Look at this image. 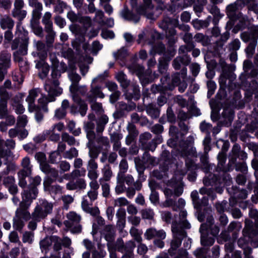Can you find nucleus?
I'll return each mask as SVG.
<instances>
[{
    "label": "nucleus",
    "instance_id": "nucleus-1",
    "mask_svg": "<svg viewBox=\"0 0 258 258\" xmlns=\"http://www.w3.org/2000/svg\"><path fill=\"white\" fill-rule=\"evenodd\" d=\"M187 213L185 211L181 210L179 214L180 220L178 223L173 221V216L169 212H164L162 214V218L166 222H172V231L173 239L171 242V248L168 251L175 250L181 245L182 240L186 236L183 229H189L190 224L185 220Z\"/></svg>",
    "mask_w": 258,
    "mask_h": 258
},
{
    "label": "nucleus",
    "instance_id": "nucleus-2",
    "mask_svg": "<svg viewBox=\"0 0 258 258\" xmlns=\"http://www.w3.org/2000/svg\"><path fill=\"white\" fill-rule=\"evenodd\" d=\"M33 196L30 193L24 191L22 194V201L20 203V207L17 209L15 215L13 219V227L18 231H21L25 225V222L30 219L31 215L27 210L30 206L32 199L36 198L37 191L34 188L32 189Z\"/></svg>",
    "mask_w": 258,
    "mask_h": 258
},
{
    "label": "nucleus",
    "instance_id": "nucleus-3",
    "mask_svg": "<svg viewBox=\"0 0 258 258\" xmlns=\"http://www.w3.org/2000/svg\"><path fill=\"white\" fill-rule=\"evenodd\" d=\"M68 77L72 82V85L70 87V90L73 99L79 105L80 114L83 116L86 113L87 105L84 101H82L80 99L77 93L79 92L80 93L84 94L87 91V89L85 86H78V84L81 78L74 69L68 71Z\"/></svg>",
    "mask_w": 258,
    "mask_h": 258
},
{
    "label": "nucleus",
    "instance_id": "nucleus-4",
    "mask_svg": "<svg viewBox=\"0 0 258 258\" xmlns=\"http://www.w3.org/2000/svg\"><path fill=\"white\" fill-rule=\"evenodd\" d=\"M58 81L54 79L50 84L47 83L44 85V89L48 93V97L41 94V97L38 99V103L42 109L46 112L48 111L47 104L55 100V97L62 93V89L59 86Z\"/></svg>",
    "mask_w": 258,
    "mask_h": 258
},
{
    "label": "nucleus",
    "instance_id": "nucleus-5",
    "mask_svg": "<svg viewBox=\"0 0 258 258\" xmlns=\"http://www.w3.org/2000/svg\"><path fill=\"white\" fill-rule=\"evenodd\" d=\"M15 35L16 37L12 42V49H16L19 46L21 53L26 54L29 40L28 32L22 26L21 22L17 24Z\"/></svg>",
    "mask_w": 258,
    "mask_h": 258
},
{
    "label": "nucleus",
    "instance_id": "nucleus-6",
    "mask_svg": "<svg viewBox=\"0 0 258 258\" xmlns=\"http://www.w3.org/2000/svg\"><path fill=\"white\" fill-rule=\"evenodd\" d=\"M213 217H210L207 219V223L202 224L200 227V231L201 233V242L202 245L204 246H211L215 241L213 238L207 235L206 232L209 229H211L213 227V229L212 230V234L214 236L219 233V228L217 226L213 225Z\"/></svg>",
    "mask_w": 258,
    "mask_h": 258
},
{
    "label": "nucleus",
    "instance_id": "nucleus-7",
    "mask_svg": "<svg viewBox=\"0 0 258 258\" xmlns=\"http://www.w3.org/2000/svg\"><path fill=\"white\" fill-rule=\"evenodd\" d=\"M53 205L45 200H41L35 207L32 213L33 218L37 221H40L45 218L47 215L51 213Z\"/></svg>",
    "mask_w": 258,
    "mask_h": 258
},
{
    "label": "nucleus",
    "instance_id": "nucleus-8",
    "mask_svg": "<svg viewBox=\"0 0 258 258\" xmlns=\"http://www.w3.org/2000/svg\"><path fill=\"white\" fill-rule=\"evenodd\" d=\"M67 220L64 222V225L68 228H71V231L72 233H79L81 231V226L78 225L73 227L75 224H77L81 220V216L75 212H70L67 215Z\"/></svg>",
    "mask_w": 258,
    "mask_h": 258
},
{
    "label": "nucleus",
    "instance_id": "nucleus-9",
    "mask_svg": "<svg viewBox=\"0 0 258 258\" xmlns=\"http://www.w3.org/2000/svg\"><path fill=\"white\" fill-rule=\"evenodd\" d=\"M183 192V187L181 185L177 186H171L166 188L164 190V193L166 197V202L168 206L171 205L173 203L172 199L180 196Z\"/></svg>",
    "mask_w": 258,
    "mask_h": 258
},
{
    "label": "nucleus",
    "instance_id": "nucleus-10",
    "mask_svg": "<svg viewBox=\"0 0 258 258\" xmlns=\"http://www.w3.org/2000/svg\"><path fill=\"white\" fill-rule=\"evenodd\" d=\"M41 94V90L39 88L33 89L29 91V95L26 99L28 104V110L30 112H34L38 108V106L35 104L36 98Z\"/></svg>",
    "mask_w": 258,
    "mask_h": 258
},
{
    "label": "nucleus",
    "instance_id": "nucleus-11",
    "mask_svg": "<svg viewBox=\"0 0 258 258\" xmlns=\"http://www.w3.org/2000/svg\"><path fill=\"white\" fill-rule=\"evenodd\" d=\"M188 51H189V50L188 49L186 46H181L180 47L179 49V52L180 54L182 53L183 55L182 57H177L173 60V66L175 69L179 70L181 64L187 65L189 63V60L188 57L184 54V53L187 52Z\"/></svg>",
    "mask_w": 258,
    "mask_h": 258
},
{
    "label": "nucleus",
    "instance_id": "nucleus-12",
    "mask_svg": "<svg viewBox=\"0 0 258 258\" xmlns=\"http://www.w3.org/2000/svg\"><path fill=\"white\" fill-rule=\"evenodd\" d=\"M166 232L163 230H157L154 228L148 229L145 233V237L147 239H151L154 237H157L161 239L166 238Z\"/></svg>",
    "mask_w": 258,
    "mask_h": 258
},
{
    "label": "nucleus",
    "instance_id": "nucleus-13",
    "mask_svg": "<svg viewBox=\"0 0 258 258\" xmlns=\"http://www.w3.org/2000/svg\"><path fill=\"white\" fill-rule=\"evenodd\" d=\"M34 46L38 52H33L34 56L38 57L40 60H43L46 57L47 53L44 50L45 45L41 41H33Z\"/></svg>",
    "mask_w": 258,
    "mask_h": 258
},
{
    "label": "nucleus",
    "instance_id": "nucleus-14",
    "mask_svg": "<svg viewBox=\"0 0 258 258\" xmlns=\"http://www.w3.org/2000/svg\"><path fill=\"white\" fill-rule=\"evenodd\" d=\"M98 165L93 159H90L87 166L88 177L90 179H97L99 176Z\"/></svg>",
    "mask_w": 258,
    "mask_h": 258
},
{
    "label": "nucleus",
    "instance_id": "nucleus-15",
    "mask_svg": "<svg viewBox=\"0 0 258 258\" xmlns=\"http://www.w3.org/2000/svg\"><path fill=\"white\" fill-rule=\"evenodd\" d=\"M46 138H48L52 141L57 142L59 139V135L55 134L54 131L50 129L45 131L42 135L37 137L35 140L37 142H42Z\"/></svg>",
    "mask_w": 258,
    "mask_h": 258
},
{
    "label": "nucleus",
    "instance_id": "nucleus-16",
    "mask_svg": "<svg viewBox=\"0 0 258 258\" xmlns=\"http://www.w3.org/2000/svg\"><path fill=\"white\" fill-rule=\"evenodd\" d=\"M51 14L49 12H46L44 14L42 22L45 25V29L46 32L49 34L50 36L53 37L55 33L52 30V23L50 21Z\"/></svg>",
    "mask_w": 258,
    "mask_h": 258
},
{
    "label": "nucleus",
    "instance_id": "nucleus-17",
    "mask_svg": "<svg viewBox=\"0 0 258 258\" xmlns=\"http://www.w3.org/2000/svg\"><path fill=\"white\" fill-rule=\"evenodd\" d=\"M14 26V21L9 16L4 15L0 18V26L2 29H13Z\"/></svg>",
    "mask_w": 258,
    "mask_h": 258
},
{
    "label": "nucleus",
    "instance_id": "nucleus-18",
    "mask_svg": "<svg viewBox=\"0 0 258 258\" xmlns=\"http://www.w3.org/2000/svg\"><path fill=\"white\" fill-rule=\"evenodd\" d=\"M227 14L228 16L233 20L240 18L241 14L237 11V5L235 4L229 5L227 7Z\"/></svg>",
    "mask_w": 258,
    "mask_h": 258
},
{
    "label": "nucleus",
    "instance_id": "nucleus-19",
    "mask_svg": "<svg viewBox=\"0 0 258 258\" xmlns=\"http://www.w3.org/2000/svg\"><path fill=\"white\" fill-rule=\"evenodd\" d=\"M57 240L55 236L46 237L40 242V247L42 252H46L48 247L53 243V241Z\"/></svg>",
    "mask_w": 258,
    "mask_h": 258
},
{
    "label": "nucleus",
    "instance_id": "nucleus-20",
    "mask_svg": "<svg viewBox=\"0 0 258 258\" xmlns=\"http://www.w3.org/2000/svg\"><path fill=\"white\" fill-rule=\"evenodd\" d=\"M128 88L127 90L129 95V99L135 98L138 99L140 95V91L139 86L136 83H133L131 85H128Z\"/></svg>",
    "mask_w": 258,
    "mask_h": 258
},
{
    "label": "nucleus",
    "instance_id": "nucleus-21",
    "mask_svg": "<svg viewBox=\"0 0 258 258\" xmlns=\"http://www.w3.org/2000/svg\"><path fill=\"white\" fill-rule=\"evenodd\" d=\"M152 8L151 0H144V5L138 9V12L140 14L148 15L150 14Z\"/></svg>",
    "mask_w": 258,
    "mask_h": 258
},
{
    "label": "nucleus",
    "instance_id": "nucleus-22",
    "mask_svg": "<svg viewBox=\"0 0 258 258\" xmlns=\"http://www.w3.org/2000/svg\"><path fill=\"white\" fill-rule=\"evenodd\" d=\"M11 55L10 53L3 52L0 53V65L2 69H7L10 66Z\"/></svg>",
    "mask_w": 258,
    "mask_h": 258
},
{
    "label": "nucleus",
    "instance_id": "nucleus-23",
    "mask_svg": "<svg viewBox=\"0 0 258 258\" xmlns=\"http://www.w3.org/2000/svg\"><path fill=\"white\" fill-rule=\"evenodd\" d=\"M103 234L105 239L108 242V243L112 242L114 239V230L112 226L111 225L106 226L104 229ZM107 245L109 248V243H108Z\"/></svg>",
    "mask_w": 258,
    "mask_h": 258
},
{
    "label": "nucleus",
    "instance_id": "nucleus-24",
    "mask_svg": "<svg viewBox=\"0 0 258 258\" xmlns=\"http://www.w3.org/2000/svg\"><path fill=\"white\" fill-rule=\"evenodd\" d=\"M126 187L124 184V176L120 174H118L117 176V185L115 187V192L117 194H120L124 191Z\"/></svg>",
    "mask_w": 258,
    "mask_h": 258
},
{
    "label": "nucleus",
    "instance_id": "nucleus-25",
    "mask_svg": "<svg viewBox=\"0 0 258 258\" xmlns=\"http://www.w3.org/2000/svg\"><path fill=\"white\" fill-rule=\"evenodd\" d=\"M23 169L20 171H24V173L31 174L32 172V165L31 164L30 159L26 157L24 158L21 162Z\"/></svg>",
    "mask_w": 258,
    "mask_h": 258
},
{
    "label": "nucleus",
    "instance_id": "nucleus-26",
    "mask_svg": "<svg viewBox=\"0 0 258 258\" xmlns=\"http://www.w3.org/2000/svg\"><path fill=\"white\" fill-rule=\"evenodd\" d=\"M8 114L7 101L6 99H0V118H4Z\"/></svg>",
    "mask_w": 258,
    "mask_h": 258
},
{
    "label": "nucleus",
    "instance_id": "nucleus-27",
    "mask_svg": "<svg viewBox=\"0 0 258 258\" xmlns=\"http://www.w3.org/2000/svg\"><path fill=\"white\" fill-rule=\"evenodd\" d=\"M102 173L103 175V178H101L99 179L100 182H102V180H104L105 181H108L110 180L111 177L112 176V171L111 170V168L109 165H106L104 166L102 169Z\"/></svg>",
    "mask_w": 258,
    "mask_h": 258
},
{
    "label": "nucleus",
    "instance_id": "nucleus-28",
    "mask_svg": "<svg viewBox=\"0 0 258 258\" xmlns=\"http://www.w3.org/2000/svg\"><path fill=\"white\" fill-rule=\"evenodd\" d=\"M115 77L117 80L121 83L123 87H128L129 82L127 80L126 77L123 73L121 72L118 73L116 74Z\"/></svg>",
    "mask_w": 258,
    "mask_h": 258
},
{
    "label": "nucleus",
    "instance_id": "nucleus-29",
    "mask_svg": "<svg viewBox=\"0 0 258 258\" xmlns=\"http://www.w3.org/2000/svg\"><path fill=\"white\" fill-rule=\"evenodd\" d=\"M27 12L22 9H14L12 11V15L14 17L17 18L19 20H22L26 16Z\"/></svg>",
    "mask_w": 258,
    "mask_h": 258
},
{
    "label": "nucleus",
    "instance_id": "nucleus-30",
    "mask_svg": "<svg viewBox=\"0 0 258 258\" xmlns=\"http://www.w3.org/2000/svg\"><path fill=\"white\" fill-rule=\"evenodd\" d=\"M130 232L132 236L134 238L136 241L138 242H141L142 241V238L141 237V232L139 231V230L134 227H132L130 229Z\"/></svg>",
    "mask_w": 258,
    "mask_h": 258
},
{
    "label": "nucleus",
    "instance_id": "nucleus-31",
    "mask_svg": "<svg viewBox=\"0 0 258 258\" xmlns=\"http://www.w3.org/2000/svg\"><path fill=\"white\" fill-rule=\"evenodd\" d=\"M68 127L69 131L75 136H78L81 133V128L80 127L76 128V124L73 121H69Z\"/></svg>",
    "mask_w": 258,
    "mask_h": 258
},
{
    "label": "nucleus",
    "instance_id": "nucleus-32",
    "mask_svg": "<svg viewBox=\"0 0 258 258\" xmlns=\"http://www.w3.org/2000/svg\"><path fill=\"white\" fill-rule=\"evenodd\" d=\"M244 4L249 5V9L258 14V7L254 4L255 0H240Z\"/></svg>",
    "mask_w": 258,
    "mask_h": 258
},
{
    "label": "nucleus",
    "instance_id": "nucleus-33",
    "mask_svg": "<svg viewBox=\"0 0 258 258\" xmlns=\"http://www.w3.org/2000/svg\"><path fill=\"white\" fill-rule=\"evenodd\" d=\"M29 175V174L24 173V171H20L18 173L19 184L20 186L24 187L26 186L27 182L25 180V178Z\"/></svg>",
    "mask_w": 258,
    "mask_h": 258
},
{
    "label": "nucleus",
    "instance_id": "nucleus-34",
    "mask_svg": "<svg viewBox=\"0 0 258 258\" xmlns=\"http://www.w3.org/2000/svg\"><path fill=\"white\" fill-rule=\"evenodd\" d=\"M207 87L208 88L207 96L208 97L210 98L214 93L216 88V84L214 81H209L207 82Z\"/></svg>",
    "mask_w": 258,
    "mask_h": 258
},
{
    "label": "nucleus",
    "instance_id": "nucleus-35",
    "mask_svg": "<svg viewBox=\"0 0 258 258\" xmlns=\"http://www.w3.org/2000/svg\"><path fill=\"white\" fill-rule=\"evenodd\" d=\"M28 122L27 116L26 115H19L17 118V127H25Z\"/></svg>",
    "mask_w": 258,
    "mask_h": 258
},
{
    "label": "nucleus",
    "instance_id": "nucleus-36",
    "mask_svg": "<svg viewBox=\"0 0 258 258\" xmlns=\"http://www.w3.org/2000/svg\"><path fill=\"white\" fill-rule=\"evenodd\" d=\"M123 17L127 20L133 21L136 23L139 21L140 18L137 16H135L131 13L126 12L123 15Z\"/></svg>",
    "mask_w": 258,
    "mask_h": 258
},
{
    "label": "nucleus",
    "instance_id": "nucleus-37",
    "mask_svg": "<svg viewBox=\"0 0 258 258\" xmlns=\"http://www.w3.org/2000/svg\"><path fill=\"white\" fill-rule=\"evenodd\" d=\"M88 125L89 126L90 129L87 131V137L88 139L91 142L94 139L95 137V133L92 131L94 127V125L93 123L89 122Z\"/></svg>",
    "mask_w": 258,
    "mask_h": 258
},
{
    "label": "nucleus",
    "instance_id": "nucleus-38",
    "mask_svg": "<svg viewBox=\"0 0 258 258\" xmlns=\"http://www.w3.org/2000/svg\"><path fill=\"white\" fill-rule=\"evenodd\" d=\"M78 151L75 148H71L69 151H67L64 154V157L71 159L78 155Z\"/></svg>",
    "mask_w": 258,
    "mask_h": 258
},
{
    "label": "nucleus",
    "instance_id": "nucleus-39",
    "mask_svg": "<svg viewBox=\"0 0 258 258\" xmlns=\"http://www.w3.org/2000/svg\"><path fill=\"white\" fill-rule=\"evenodd\" d=\"M212 128V125L205 121H203L200 124V128L202 132H205L209 135Z\"/></svg>",
    "mask_w": 258,
    "mask_h": 258
},
{
    "label": "nucleus",
    "instance_id": "nucleus-40",
    "mask_svg": "<svg viewBox=\"0 0 258 258\" xmlns=\"http://www.w3.org/2000/svg\"><path fill=\"white\" fill-rule=\"evenodd\" d=\"M127 200L123 197L119 198L114 200V206L115 207L123 206L127 205Z\"/></svg>",
    "mask_w": 258,
    "mask_h": 258
},
{
    "label": "nucleus",
    "instance_id": "nucleus-41",
    "mask_svg": "<svg viewBox=\"0 0 258 258\" xmlns=\"http://www.w3.org/2000/svg\"><path fill=\"white\" fill-rule=\"evenodd\" d=\"M128 169V164L127 161L122 159L119 164V172L118 174H122L124 176L123 174L126 172Z\"/></svg>",
    "mask_w": 258,
    "mask_h": 258
},
{
    "label": "nucleus",
    "instance_id": "nucleus-42",
    "mask_svg": "<svg viewBox=\"0 0 258 258\" xmlns=\"http://www.w3.org/2000/svg\"><path fill=\"white\" fill-rule=\"evenodd\" d=\"M12 29H9L6 31L4 33V43H9L12 41L13 38V34L12 31Z\"/></svg>",
    "mask_w": 258,
    "mask_h": 258
},
{
    "label": "nucleus",
    "instance_id": "nucleus-43",
    "mask_svg": "<svg viewBox=\"0 0 258 258\" xmlns=\"http://www.w3.org/2000/svg\"><path fill=\"white\" fill-rule=\"evenodd\" d=\"M62 140L66 142L70 145L75 144L76 141L74 137L69 136L67 133H63L62 135Z\"/></svg>",
    "mask_w": 258,
    "mask_h": 258
},
{
    "label": "nucleus",
    "instance_id": "nucleus-44",
    "mask_svg": "<svg viewBox=\"0 0 258 258\" xmlns=\"http://www.w3.org/2000/svg\"><path fill=\"white\" fill-rule=\"evenodd\" d=\"M33 234L30 232H25L23 236V241L24 243H31L33 241Z\"/></svg>",
    "mask_w": 258,
    "mask_h": 258
},
{
    "label": "nucleus",
    "instance_id": "nucleus-45",
    "mask_svg": "<svg viewBox=\"0 0 258 258\" xmlns=\"http://www.w3.org/2000/svg\"><path fill=\"white\" fill-rule=\"evenodd\" d=\"M142 217L145 219H152L154 216V212L152 210L147 209L142 212Z\"/></svg>",
    "mask_w": 258,
    "mask_h": 258
},
{
    "label": "nucleus",
    "instance_id": "nucleus-46",
    "mask_svg": "<svg viewBox=\"0 0 258 258\" xmlns=\"http://www.w3.org/2000/svg\"><path fill=\"white\" fill-rule=\"evenodd\" d=\"M103 17L104 14L102 11L98 10L96 12L95 19L98 23L101 25H103L104 24Z\"/></svg>",
    "mask_w": 258,
    "mask_h": 258
},
{
    "label": "nucleus",
    "instance_id": "nucleus-47",
    "mask_svg": "<svg viewBox=\"0 0 258 258\" xmlns=\"http://www.w3.org/2000/svg\"><path fill=\"white\" fill-rule=\"evenodd\" d=\"M33 31L35 35L39 37L42 36V29L39 25L36 24H31Z\"/></svg>",
    "mask_w": 258,
    "mask_h": 258
},
{
    "label": "nucleus",
    "instance_id": "nucleus-48",
    "mask_svg": "<svg viewBox=\"0 0 258 258\" xmlns=\"http://www.w3.org/2000/svg\"><path fill=\"white\" fill-rule=\"evenodd\" d=\"M101 36L105 39H112L114 38V34L112 31L103 30L101 32Z\"/></svg>",
    "mask_w": 258,
    "mask_h": 258
},
{
    "label": "nucleus",
    "instance_id": "nucleus-49",
    "mask_svg": "<svg viewBox=\"0 0 258 258\" xmlns=\"http://www.w3.org/2000/svg\"><path fill=\"white\" fill-rule=\"evenodd\" d=\"M85 172L86 171L85 169L75 170L71 173V175L73 178H75L80 176H84Z\"/></svg>",
    "mask_w": 258,
    "mask_h": 258
},
{
    "label": "nucleus",
    "instance_id": "nucleus-50",
    "mask_svg": "<svg viewBox=\"0 0 258 258\" xmlns=\"http://www.w3.org/2000/svg\"><path fill=\"white\" fill-rule=\"evenodd\" d=\"M133 67L135 73L138 76L139 79H141L144 72V68L141 66L137 64L134 65Z\"/></svg>",
    "mask_w": 258,
    "mask_h": 258
},
{
    "label": "nucleus",
    "instance_id": "nucleus-51",
    "mask_svg": "<svg viewBox=\"0 0 258 258\" xmlns=\"http://www.w3.org/2000/svg\"><path fill=\"white\" fill-rule=\"evenodd\" d=\"M35 158L39 163V164H41L46 162V158L45 154L43 153L39 152L36 154Z\"/></svg>",
    "mask_w": 258,
    "mask_h": 258
},
{
    "label": "nucleus",
    "instance_id": "nucleus-52",
    "mask_svg": "<svg viewBox=\"0 0 258 258\" xmlns=\"http://www.w3.org/2000/svg\"><path fill=\"white\" fill-rule=\"evenodd\" d=\"M92 93L96 97L103 98L104 95L101 92L100 88L99 87H93L91 88Z\"/></svg>",
    "mask_w": 258,
    "mask_h": 258
},
{
    "label": "nucleus",
    "instance_id": "nucleus-53",
    "mask_svg": "<svg viewBox=\"0 0 258 258\" xmlns=\"http://www.w3.org/2000/svg\"><path fill=\"white\" fill-rule=\"evenodd\" d=\"M66 114V111L63 108H59L56 110L54 116L58 119L62 118Z\"/></svg>",
    "mask_w": 258,
    "mask_h": 258
},
{
    "label": "nucleus",
    "instance_id": "nucleus-54",
    "mask_svg": "<svg viewBox=\"0 0 258 258\" xmlns=\"http://www.w3.org/2000/svg\"><path fill=\"white\" fill-rule=\"evenodd\" d=\"M13 107L17 114H22L25 111V108L21 104L16 103L13 105Z\"/></svg>",
    "mask_w": 258,
    "mask_h": 258
},
{
    "label": "nucleus",
    "instance_id": "nucleus-55",
    "mask_svg": "<svg viewBox=\"0 0 258 258\" xmlns=\"http://www.w3.org/2000/svg\"><path fill=\"white\" fill-rule=\"evenodd\" d=\"M29 4L30 6L35 8L34 10L40 11L42 10V4L37 1L33 2L32 0H29Z\"/></svg>",
    "mask_w": 258,
    "mask_h": 258
},
{
    "label": "nucleus",
    "instance_id": "nucleus-56",
    "mask_svg": "<svg viewBox=\"0 0 258 258\" xmlns=\"http://www.w3.org/2000/svg\"><path fill=\"white\" fill-rule=\"evenodd\" d=\"M107 76L108 71H105L103 74L99 75L96 78L93 79L92 80V83H95L97 81L101 82Z\"/></svg>",
    "mask_w": 258,
    "mask_h": 258
},
{
    "label": "nucleus",
    "instance_id": "nucleus-57",
    "mask_svg": "<svg viewBox=\"0 0 258 258\" xmlns=\"http://www.w3.org/2000/svg\"><path fill=\"white\" fill-rule=\"evenodd\" d=\"M10 241L12 242L16 243L19 241V238L17 232L12 231L10 233L9 236Z\"/></svg>",
    "mask_w": 258,
    "mask_h": 258
},
{
    "label": "nucleus",
    "instance_id": "nucleus-58",
    "mask_svg": "<svg viewBox=\"0 0 258 258\" xmlns=\"http://www.w3.org/2000/svg\"><path fill=\"white\" fill-rule=\"evenodd\" d=\"M157 163L156 159L153 157L149 156L147 159V163L143 165V167H148L151 166H154Z\"/></svg>",
    "mask_w": 258,
    "mask_h": 258
},
{
    "label": "nucleus",
    "instance_id": "nucleus-59",
    "mask_svg": "<svg viewBox=\"0 0 258 258\" xmlns=\"http://www.w3.org/2000/svg\"><path fill=\"white\" fill-rule=\"evenodd\" d=\"M100 252L94 250L92 253V258H103L105 256L106 252L104 250L101 249Z\"/></svg>",
    "mask_w": 258,
    "mask_h": 258
},
{
    "label": "nucleus",
    "instance_id": "nucleus-60",
    "mask_svg": "<svg viewBox=\"0 0 258 258\" xmlns=\"http://www.w3.org/2000/svg\"><path fill=\"white\" fill-rule=\"evenodd\" d=\"M200 66L197 63H192L190 66V70L192 75L196 77L198 75L200 72Z\"/></svg>",
    "mask_w": 258,
    "mask_h": 258
},
{
    "label": "nucleus",
    "instance_id": "nucleus-61",
    "mask_svg": "<svg viewBox=\"0 0 258 258\" xmlns=\"http://www.w3.org/2000/svg\"><path fill=\"white\" fill-rule=\"evenodd\" d=\"M249 215L251 218L255 220V224L258 226V211L255 209H251Z\"/></svg>",
    "mask_w": 258,
    "mask_h": 258
},
{
    "label": "nucleus",
    "instance_id": "nucleus-62",
    "mask_svg": "<svg viewBox=\"0 0 258 258\" xmlns=\"http://www.w3.org/2000/svg\"><path fill=\"white\" fill-rule=\"evenodd\" d=\"M41 170L46 173H49L52 168H50V166L46 163V162L40 165Z\"/></svg>",
    "mask_w": 258,
    "mask_h": 258
},
{
    "label": "nucleus",
    "instance_id": "nucleus-63",
    "mask_svg": "<svg viewBox=\"0 0 258 258\" xmlns=\"http://www.w3.org/2000/svg\"><path fill=\"white\" fill-rule=\"evenodd\" d=\"M75 182L77 189H85L86 187V182L83 179H79Z\"/></svg>",
    "mask_w": 258,
    "mask_h": 258
},
{
    "label": "nucleus",
    "instance_id": "nucleus-64",
    "mask_svg": "<svg viewBox=\"0 0 258 258\" xmlns=\"http://www.w3.org/2000/svg\"><path fill=\"white\" fill-rule=\"evenodd\" d=\"M240 44L239 40L235 39L230 44V48L234 50H237L239 48Z\"/></svg>",
    "mask_w": 258,
    "mask_h": 258
}]
</instances>
